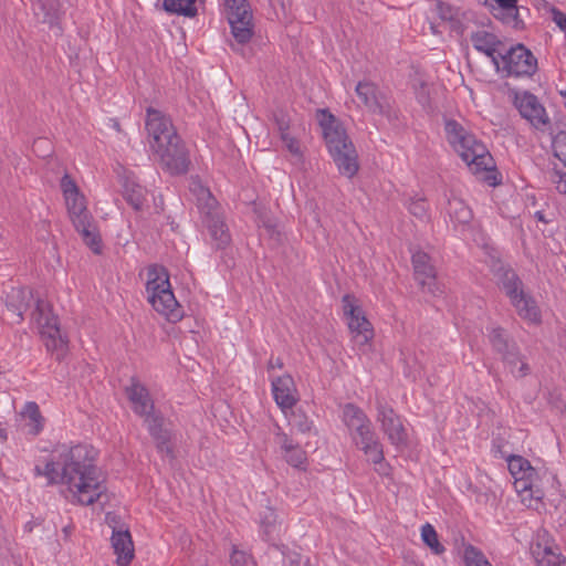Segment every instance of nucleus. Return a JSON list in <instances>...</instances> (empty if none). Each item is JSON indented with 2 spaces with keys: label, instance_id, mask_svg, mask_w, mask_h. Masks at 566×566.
<instances>
[{
  "label": "nucleus",
  "instance_id": "f257e3e1",
  "mask_svg": "<svg viewBox=\"0 0 566 566\" xmlns=\"http://www.w3.org/2000/svg\"><path fill=\"white\" fill-rule=\"evenodd\" d=\"M62 461H48L36 465L35 473L48 479L50 484L64 483L77 503L91 505L106 488L94 464L93 450L84 444L75 446L61 454Z\"/></svg>",
  "mask_w": 566,
  "mask_h": 566
},
{
  "label": "nucleus",
  "instance_id": "f03ea898",
  "mask_svg": "<svg viewBox=\"0 0 566 566\" xmlns=\"http://www.w3.org/2000/svg\"><path fill=\"white\" fill-rule=\"evenodd\" d=\"M34 306L31 319L34 321L42 337L45 339L48 350H62L65 346L59 321L52 314L51 306L43 300L34 296L29 287H12L6 295V317L12 324H20L24 319V313Z\"/></svg>",
  "mask_w": 566,
  "mask_h": 566
},
{
  "label": "nucleus",
  "instance_id": "7ed1b4c3",
  "mask_svg": "<svg viewBox=\"0 0 566 566\" xmlns=\"http://www.w3.org/2000/svg\"><path fill=\"white\" fill-rule=\"evenodd\" d=\"M316 115L338 171L347 178H353L359 169L358 155L344 126L328 109H317Z\"/></svg>",
  "mask_w": 566,
  "mask_h": 566
},
{
  "label": "nucleus",
  "instance_id": "20e7f679",
  "mask_svg": "<svg viewBox=\"0 0 566 566\" xmlns=\"http://www.w3.org/2000/svg\"><path fill=\"white\" fill-rule=\"evenodd\" d=\"M446 139L473 174L491 171L494 161L485 145L455 119L444 120Z\"/></svg>",
  "mask_w": 566,
  "mask_h": 566
},
{
  "label": "nucleus",
  "instance_id": "39448f33",
  "mask_svg": "<svg viewBox=\"0 0 566 566\" xmlns=\"http://www.w3.org/2000/svg\"><path fill=\"white\" fill-rule=\"evenodd\" d=\"M146 293L153 308L168 322L182 319L184 308L175 297L166 268L154 264L147 269Z\"/></svg>",
  "mask_w": 566,
  "mask_h": 566
},
{
  "label": "nucleus",
  "instance_id": "423d86ee",
  "mask_svg": "<svg viewBox=\"0 0 566 566\" xmlns=\"http://www.w3.org/2000/svg\"><path fill=\"white\" fill-rule=\"evenodd\" d=\"M343 421L356 447L364 451L370 462L380 464L384 461L382 447L371 429L367 415L359 407L346 403L343 407Z\"/></svg>",
  "mask_w": 566,
  "mask_h": 566
},
{
  "label": "nucleus",
  "instance_id": "0eeeda50",
  "mask_svg": "<svg viewBox=\"0 0 566 566\" xmlns=\"http://www.w3.org/2000/svg\"><path fill=\"white\" fill-rule=\"evenodd\" d=\"M189 189L196 197L197 207L211 240L218 249L224 248L230 243L231 238L218 201L199 178H191Z\"/></svg>",
  "mask_w": 566,
  "mask_h": 566
},
{
  "label": "nucleus",
  "instance_id": "6e6552de",
  "mask_svg": "<svg viewBox=\"0 0 566 566\" xmlns=\"http://www.w3.org/2000/svg\"><path fill=\"white\" fill-rule=\"evenodd\" d=\"M510 473L515 479L514 488L527 507L537 509L544 497V491L538 483V473L530 461L521 455L507 459Z\"/></svg>",
  "mask_w": 566,
  "mask_h": 566
},
{
  "label": "nucleus",
  "instance_id": "1a4fd4ad",
  "mask_svg": "<svg viewBox=\"0 0 566 566\" xmlns=\"http://www.w3.org/2000/svg\"><path fill=\"white\" fill-rule=\"evenodd\" d=\"M500 71L504 77L532 76L537 70V60L523 44L499 52Z\"/></svg>",
  "mask_w": 566,
  "mask_h": 566
},
{
  "label": "nucleus",
  "instance_id": "9d476101",
  "mask_svg": "<svg viewBox=\"0 0 566 566\" xmlns=\"http://www.w3.org/2000/svg\"><path fill=\"white\" fill-rule=\"evenodd\" d=\"M231 34L238 45L248 43L253 36L252 11L248 0H224Z\"/></svg>",
  "mask_w": 566,
  "mask_h": 566
},
{
  "label": "nucleus",
  "instance_id": "9b49d317",
  "mask_svg": "<svg viewBox=\"0 0 566 566\" xmlns=\"http://www.w3.org/2000/svg\"><path fill=\"white\" fill-rule=\"evenodd\" d=\"M151 151L161 166L171 175H182L188 171L190 165L189 151L179 135L166 140L163 145H158Z\"/></svg>",
  "mask_w": 566,
  "mask_h": 566
},
{
  "label": "nucleus",
  "instance_id": "f8f14e48",
  "mask_svg": "<svg viewBox=\"0 0 566 566\" xmlns=\"http://www.w3.org/2000/svg\"><path fill=\"white\" fill-rule=\"evenodd\" d=\"M342 302L354 342L358 346L367 345L374 337V331L370 323L365 317L363 310L356 305L355 297L349 294L344 295Z\"/></svg>",
  "mask_w": 566,
  "mask_h": 566
},
{
  "label": "nucleus",
  "instance_id": "ddd939ff",
  "mask_svg": "<svg viewBox=\"0 0 566 566\" xmlns=\"http://www.w3.org/2000/svg\"><path fill=\"white\" fill-rule=\"evenodd\" d=\"M146 130L150 149L178 136L171 119L153 107L147 108Z\"/></svg>",
  "mask_w": 566,
  "mask_h": 566
},
{
  "label": "nucleus",
  "instance_id": "4468645a",
  "mask_svg": "<svg viewBox=\"0 0 566 566\" xmlns=\"http://www.w3.org/2000/svg\"><path fill=\"white\" fill-rule=\"evenodd\" d=\"M358 98L368 112L391 117L389 98L370 81H359L355 87Z\"/></svg>",
  "mask_w": 566,
  "mask_h": 566
},
{
  "label": "nucleus",
  "instance_id": "2eb2a0df",
  "mask_svg": "<svg viewBox=\"0 0 566 566\" xmlns=\"http://www.w3.org/2000/svg\"><path fill=\"white\" fill-rule=\"evenodd\" d=\"M377 420L392 444L401 446L407 442V432L399 416L381 399H377Z\"/></svg>",
  "mask_w": 566,
  "mask_h": 566
},
{
  "label": "nucleus",
  "instance_id": "dca6fc26",
  "mask_svg": "<svg viewBox=\"0 0 566 566\" xmlns=\"http://www.w3.org/2000/svg\"><path fill=\"white\" fill-rule=\"evenodd\" d=\"M514 104L521 116L533 127L543 129L549 124L548 115L535 95L527 92L516 94Z\"/></svg>",
  "mask_w": 566,
  "mask_h": 566
},
{
  "label": "nucleus",
  "instance_id": "f3484780",
  "mask_svg": "<svg viewBox=\"0 0 566 566\" xmlns=\"http://www.w3.org/2000/svg\"><path fill=\"white\" fill-rule=\"evenodd\" d=\"M272 392L276 405L281 408L284 416L298 401L296 387L290 375H283L272 380Z\"/></svg>",
  "mask_w": 566,
  "mask_h": 566
},
{
  "label": "nucleus",
  "instance_id": "a211bd4d",
  "mask_svg": "<svg viewBox=\"0 0 566 566\" xmlns=\"http://www.w3.org/2000/svg\"><path fill=\"white\" fill-rule=\"evenodd\" d=\"M412 265L415 270L416 280L432 295H437L439 290L436 282V269L430 262V256L422 251H418L412 255Z\"/></svg>",
  "mask_w": 566,
  "mask_h": 566
},
{
  "label": "nucleus",
  "instance_id": "6ab92c4d",
  "mask_svg": "<svg viewBox=\"0 0 566 566\" xmlns=\"http://www.w3.org/2000/svg\"><path fill=\"white\" fill-rule=\"evenodd\" d=\"M470 41L476 51L482 52L486 56L491 57L496 71H500L499 52H503L504 50V44L502 41L495 34L485 30H478L472 32L470 35Z\"/></svg>",
  "mask_w": 566,
  "mask_h": 566
},
{
  "label": "nucleus",
  "instance_id": "aec40b11",
  "mask_svg": "<svg viewBox=\"0 0 566 566\" xmlns=\"http://www.w3.org/2000/svg\"><path fill=\"white\" fill-rule=\"evenodd\" d=\"M148 431L156 442V448L159 453L166 454L170 459L175 458L174 449L170 443L172 434L171 431L165 426V420L159 415L148 416L145 419Z\"/></svg>",
  "mask_w": 566,
  "mask_h": 566
},
{
  "label": "nucleus",
  "instance_id": "412c9836",
  "mask_svg": "<svg viewBox=\"0 0 566 566\" xmlns=\"http://www.w3.org/2000/svg\"><path fill=\"white\" fill-rule=\"evenodd\" d=\"M491 270L496 280V284L509 298L524 289L523 282L515 271L502 261H494Z\"/></svg>",
  "mask_w": 566,
  "mask_h": 566
},
{
  "label": "nucleus",
  "instance_id": "4be33fe9",
  "mask_svg": "<svg viewBox=\"0 0 566 566\" xmlns=\"http://www.w3.org/2000/svg\"><path fill=\"white\" fill-rule=\"evenodd\" d=\"M275 443L280 447L284 460L296 469H305L306 452L281 429L275 434Z\"/></svg>",
  "mask_w": 566,
  "mask_h": 566
},
{
  "label": "nucleus",
  "instance_id": "5701e85b",
  "mask_svg": "<svg viewBox=\"0 0 566 566\" xmlns=\"http://www.w3.org/2000/svg\"><path fill=\"white\" fill-rule=\"evenodd\" d=\"M111 542L114 554L117 556V565L128 566L134 558L135 552L129 531L127 528H113Z\"/></svg>",
  "mask_w": 566,
  "mask_h": 566
},
{
  "label": "nucleus",
  "instance_id": "b1692460",
  "mask_svg": "<svg viewBox=\"0 0 566 566\" xmlns=\"http://www.w3.org/2000/svg\"><path fill=\"white\" fill-rule=\"evenodd\" d=\"M510 302L522 319L531 324L541 323L542 315L536 301L524 289L510 297Z\"/></svg>",
  "mask_w": 566,
  "mask_h": 566
},
{
  "label": "nucleus",
  "instance_id": "393cba45",
  "mask_svg": "<svg viewBox=\"0 0 566 566\" xmlns=\"http://www.w3.org/2000/svg\"><path fill=\"white\" fill-rule=\"evenodd\" d=\"M83 242L95 253H101L102 239L92 214L72 221Z\"/></svg>",
  "mask_w": 566,
  "mask_h": 566
},
{
  "label": "nucleus",
  "instance_id": "a878e982",
  "mask_svg": "<svg viewBox=\"0 0 566 566\" xmlns=\"http://www.w3.org/2000/svg\"><path fill=\"white\" fill-rule=\"evenodd\" d=\"M127 396L133 403L134 411L144 417L145 419L148 416L155 415L153 412L154 405L149 398L148 390L138 382H133L129 388H127Z\"/></svg>",
  "mask_w": 566,
  "mask_h": 566
},
{
  "label": "nucleus",
  "instance_id": "bb28decb",
  "mask_svg": "<svg viewBox=\"0 0 566 566\" xmlns=\"http://www.w3.org/2000/svg\"><path fill=\"white\" fill-rule=\"evenodd\" d=\"M61 7L60 0H34L32 3L36 18L50 27L57 24L62 13Z\"/></svg>",
  "mask_w": 566,
  "mask_h": 566
},
{
  "label": "nucleus",
  "instance_id": "cd10ccee",
  "mask_svg": "<svg viewBox=\"0 0 566 566\" xmlns=\"http://www.w3.org/2000/svg\"><path fill=\"white\" fill-rule=\"evenodd\" d=\"M552 546L536 543L531 552L538 566H566V558Z\"/></svg>",
  "mask_w": 566,
  "mask_h": 566
},
{
  "label": "nucleus",
  "instance_id": "c85d7f7f",
  "mask_svg": "<svg viewBox=\"0 0 566 566\" xmlns=\"http://www.w3.org/2000/svg\"><path fill=\"white\" fill-rule=\"evenodd\" d=\"M147 190L133 178L123 182V197L133 209L139 211L146 202Z\"/></svg>",
  "mask_w": 566,
  "mask_h": 566
},
{
  "label": "nucleus",
  "instance_id": "c756f323",
  "mask_svg": "<svg viewBox=\"0 0 566 566\" xmlns=\"http://www.w3.org/2000/svg\"><path fill=\"white\" fill-rule=\"evenodd\" d=\"M262 537L266 542H274L283 532V525L277 521V514L272 507H265L260 515Z\"/></svg>",
  "mask_w": 566,
  "mask_h": 566
},
{
  "label": "nucleus",
  "instance_id": "7c9ffc66",
  "mask_svg": "<svg viewBox=\"0 0 566 566\" xmlns=\"http://www.w3.org/2000/svg\"><path fill=\"white\" fill-rule=\"evenodd\" d=\"M502 360L510 369V373L516 378L525 377L531 371L530 365L525 357L521 355L518 347H515L503 355Z\"/></svg>",
  "mask_w": 566,
  "mask_h": 566
},
{
  "label": "nucleus",
  "instance_id": "2f4dec72",
  "mask_svg": "<svg viewBox=\"0 0 566 566\" xmlns=\"http://www.w3.org/2000/svg\"><path fill=\"white\" fill-rule=\"evenodd\" d=\"M447 211L450 218L458 223L467 224L472 219L471 209L464 201L458 197H450L448 200Z\"/></svg>",
  "mask_w": 566,
  "mask_h": 566
},
{
  "label": "nucleus",
  "instance_id": "473e14b6",
  "mask_svg": "<svg viewBox=\"0 0 566 566\" xmlns=\"http://www.w3.org/2000/svg\"><path fill=\"white\" fill-rule=\"evenodd\" d=\"M489 339L493 349L501 356L517 347L516 343L509 337L507 333L502 327H493L490 331Z\"/></svg>",
  "mask_w": 566,
  "mask_h": 566
},
{
  "label": "nucleus",
  "instance_id": "72a5a7b5",
  "mask_svg": "<svg viewBox=\"0 0 566 566\" xmlns=\"http://www.w3.org/2000/svg\"><path fill=\"white\" fill-rule=\"evenodd\" d=\"M163 7L167 12L192 18L197 14L196 0H164Z\"/></svg>",
  "mask_w": 566,
  "mask_h": 566
},
{
  "label": "nucleus",
  "instance_id": "f704fd0d",
  "mask_svg": "<svg viewBox=\"0 0 566 566\" xmlns=\"http://www.w3.org/2000/svg\"><path fill=\"white\" fill-rule=\"evenodd\" d=\"M21 413L25 419L29 420L28 426L30 428V433L35 436L43 429L44 418L42 417L40 408L35 402H27Z\"/></svg>",
  "mask_w": 566,
  "mask_h": 566
},
{
  "label": "nucleus",
  "instance_id": "c9c22d12",
  "mask_svg": "<svg viewBox=\"0 0 566 566\" xmlns=\"http://www.w3.org/2000/svg\"><path fill=\"white\" fill-rule=\"evenodd\" d=\"M71 221L91 214L86 208L85 198L81 192L64 197Z\"/></svg>",
  "mask_w": 566,
  "mask_h": 566
},
{
  "label": "nucleus",
  "instance_id": "e433bc0d",
  "mask_svg": "<svg viewBox=\"0 0 566 566\" xmlns=\"http://www.w3.org/2000/svg\"><path fill=\"white\" fill-rule=\"evenodd\" d=\"M285 417L289 420V424L297 431L302 433L311 431L313 422L302 409H289Z\"/></svg>",
  "mask_w": 566,
  "mask_h": 566
},
{
  "label": "nucleus",
  "instance_id": "4c0bfd02",
  "mask_svg": "<svg viewBox=\"0 0 566 566\" xmlns=\"http://www.w3.org/2000/svg\"><path fill=\"white\" fill-rule=\"evenodd\" d=\"M494 17L514 29H521L523 27V21L520 18L518 8L516 4L512 11L509 10V8H495Z\"/></svg>",
  "mask_w": 566,
  "mask_h": 566
},
{
  "label": "nucleus",
  "instance_id": "58836bf2",
  "mask_svg": "<svg viewBox=\"0 0 566 566\" xmlns=\"http://www.w3.org/2000/svg\"><path fill=\"white\" fill-rule=\"evenodd\" d=\"M421 537L434 554L439 555L444 552V547L440 544L438 534L431 524L427 523L421 527Z\"/></svg>",
  "mask_w": 566,
  "mask_h": 566
},
{
  "label": "nucleus",
  "instance_id": "ea45409f",
  "mask_svg": "<svg viewBox=\"0 0 566 566\" xmlns=\"http://www.w3.org/2000/svg\"><path fill=\"white\" fill-rule=\"evenodd\" d=\"M464 562L467 566H492L484 554L472 545L464 548Z\"/></svg>",
  "mask_w": 566,
  "mask_h": 566
},
{
  "label": "nucleus",
  "instance_id": "a19ab883",
  "mask_svg": "<svg viewBox=\"0 0 566 566\" xmlns=\"http://www.w3.org/2000/svg\"><path fill=\"white\" fill-rule=\"evenodd\" d=\"M412 86L418 102L422 106H428L430 104V95L426 81L421 77H416L412 82Z\"/></svg>",
  "mask_w": 566,
  "mask_h": 566
},
{
  "label": "nucleus",
  "instance_id": "79ce46f5",
  "mask_svg": "<svg viewBox=\"0 0 566 566\" xmlns=\"http://www.w3.org/2000/svg\"><path fill=\"white\" fill-rule=\"evenodd\" d=\"M232 566H256L254 559L244 551L233 549L231 554Z\"/></svg>",
  "mask_w": 566,
  "mask_h": 566
},
{
  "label": "nucleus",
  "instance_id": "37998d69",
  "mask_svg": "<svg viewBox=\"0 0 566 566\" xmlns=\"http://www.w3.org/2000/svg\"><path fill=\"white\" fill-rule=\"evenodd\" d=\"M260 222L272 239H274L277 242L281 241L282 234L277 229L276 222L272 218L266 216L261 217Z\"/></svg>",
  "mask_w": 566,
  "mask_h": 566
},
{
  "label": "nucleus",
  "instance_id": "c03bdc74",
  "mask_svg": "<svg viewBox=\"0 0 566 566\" xmlns=\"http://www.w3.org/2000/svg\"><path fill=\"white\" fill-rule=\"evenodd\" d=\"M408 210L412 216L422 220L427 216L428 207L423 199H415V200L410 201V203L408 206Z\"/></svg>",
  "mask_w": 566,
  "mask_h": 566
},
{
  "label": "nucleus",
  "instance_id": "a18cd8bd",
  "mask_svg": "<svg viewBox=\"0 0 566 566\" xmlns=\"http://www.w3.org/2000/svg\"><path fill=\"white\" fill-rule=\"evenodd\" d=\"M282 142L284 143L285 148L294 156L301 157V146L300 142L291 136L290 133H285V135L281 136Z\"/></svg>",
  "mask_w": 566,
  "mask_h": 566
},
{
  "label": "nucleus",
  "instance_id": "49530a36",
  "mask_svg": "<svg viewBox=\"0 0 566 566\" xmlns=\"http://www.w3.org/2000/svg\"><path fill=\"white\" fill-rule=\"evenodd\" d=\"M274 120L277 126L280 136L285 135L290 130V117L283 111H279L274 114Z\"/></svg>",
  "mask_w": 566,
  "mask_h": 566
},
{
  "label": "nucleus",
  "instance_id": "de8ad7c7",
  "mask_svg": "<svg viewBox=\"0 0 566 566\" xmlns=\"http://www.w3.org/2000/svg\"><path fill=\"white\" fill-rule=\"evenodd\" d=\"M61 189L64 197L80 192L77 185L67 174H65L61 179Z\"/></svg>",
  "mask_w": 566,
  "mask_h": 566
},
{
  "label": "nucleus",
  "instance_id": "09e8293b",
  "mask_svg": "<svg viewBox=\"0 0 566 566\" xmlns=\"http://www.w3.org/2000/svg\"><path fill=\"white\" fill-rule=\"evenodd\" d=\"M551 180L556 185V189L559 193L566 195V172L554 170L551 174Z\"/></svg>",
  "mask_w": 566,
  "mask_h": 566
},
{
  "label": "nucleus",
  "instance_id": "8fccbe9b",
  "mask_svg": "<svg viewBox=\"0 0 566 566\" xmlns=\"http://www.w3.org/2000/svg\"><path fill=\"white\" fill-rule=\"evenodd\" d=\"M556 155L566 166V136L556 142Z\"/></svg>",
  "mask_w": 566,
  "mask_h": 566
},
{
  "label": "nucleus",
  "instance_id": "3c124183",
  "mask_svg": "<svg viewBox=\"0 0 566 566\" xmlns=\"http://www.w3.org/2000/svg\"><path fill=\"white\" fill-rule=\"evenodd\" d=\"M553 14L556 24L566 33V14L557 10H554Z\"/></svg>",
  "mask_w": 566,
  "mask_h": 566
},
{
  "label": "nucleus",
  "instance_id": "603ef678",
  "mask_svg": "<svg viewBox=\"0 0 566 566\" xmlns=\"http://www.w3.org/2000/svg\"><path fill=\"white\" fill-rule=\"evenodd\" d=\"M497 3V8H509V10H514V6L517 0H495Z\"/></svg>",
  "mask_w": 566,
  "mask_h": 566
},
{
  "label": "nucleus",
  "instance_id": "864d4df0",
  "mask_svg": "<svg viewBox=\"0 0 566 566\" xmlns=\"http://www.w3.org/2000/svg\"><path fill=\"white\" fill-rule=\"evenodd\" d=\"M274 368H279V369L283 368V361L280 358H275V359L271 358L269 360V369H274Z\"/></svg>",
  "mask_w": 566,
  "mask_h": 566
},
{
  "label": "nucleus",
  "instance_id": "5fc2aeb1",
  "mask_svg": "<svg viewBox=\"0 0 566 566\" xmlns=\"http://www.w3.org/2000/svg\"><path fill=\"white\" fill-rule=\"evenodd\" d=\"M272 547H273L274 549H276V551H280V552L282 553V555H284V554H285V552H284L285 546H284V545H277V544H275V543H272Z\"/></svg>",
  "mask_w": 566,
  "mask_h": 566
},
{
  "label": "nucleus",
  "instance_id": "6e6d98bb",
  "mask_svg": "<svg viewBox=\"0 0 566 566\" xmlns=\"http://www.w3.org/2000/svg\"><path fill=\"white\" fill-rule=\"evenodd\" d=\"M441 17L443 19H452V13L450 12V9L448 8V12L447 11H441Z\"/></svg>",
  "mask_w": 566,
  "mask_h": 566
},
{
  "label": "nucleus",
  "instance_id": "4d7b16f0",
  "mask_svg": "<svg viewBox=\"0 0 566 566\" xmlns=\"http://www.w3.org/2000/svg\"><path fill=\"white\" fill-rule=\"evenodd\" d=\"M113 127L117 130V132H120V125L117 120H113Z\"/></svg>",
  "mask_w": 566,
  "mask_h": 566
},
{
  "label": "nucleus",
  "instance_id": "13d9d810",
  "mask_svg": "<svg viewBox=\"0 0 566 566\" xmlns=\"http://www.w3.org/2000/svg\"><path fill=\"white\" fill-rule=\"evenodd\" d=\"M6 439L4 430L0 427V440Z\"/></svg>",
  "mask_w": 566,
  "mask_h": 566
},
{
  "label": "nucleus",
  "instance_id": "bf43d9fd",
  "mask_svg": "<svg viewBox=\"0 0 566 566\" xmlns=\"http://www.w3.org/2000/svg\"><path fill=\"white\" fill-rule=\"evenodd\" d=\"M46 140L45 139H39L35 142V145H41V144H45Z\"/></svg>",
  "mask_w": 566,
  "mask_h": 566
},
{
  "label": "nucleus",
  "instance_id": "052dcab7",
  "mask_svg": "<svg viewBox=\"0 0 566 566\" xmlns=\"http://www.w3.org/2000/svg\"><path fill=\"white\" fill-rule=\"evenodd\" d=\"M536 216L539 220H544L543 214L541 212H536Z\"/></svg>",
  "mask_w": 566,
  "mask_h": 566
},
{
  "label": "nucleus",
  "instance_id": "680f3d73",
  "mask_svg": "<svg viewBox=\"0 0 566 566\" xmlns=\"http://www.w3.org/2000/svg\"><path fill=\"white\" fill-rule=\"evenodd\" d=\"M231 48L234 50V51H238L239 49L233 44L231 43Z\"/></svg>",
  "mask_w": 566,
  "mask_h": 566
}]
</instances>
